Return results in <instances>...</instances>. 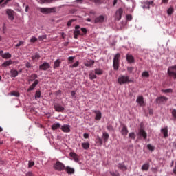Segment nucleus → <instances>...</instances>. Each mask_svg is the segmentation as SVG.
<instances>
[{"label":"nucleus","instance_id":"f257e3e1","mask_svg":"<svg viewBox=\"0 0 176 176\" xmlns=\"http://www.w3.org/2000/svg\"><path fill=\"white\" fill-rule=\"evenodd\" d=\"M38 10L43 13V14H49L50 13H56L57 12V8L56 7L53 8H38Z\"/></svg>","mask_w":176,"mask_h":176},{"label":"nucleus","instance_id":"f03ea898","mask_svg":"<svg viewBox=\"0 0 176 176\" xmlns=\"http://www.w3.org/2000/svg\"><path fill=\"white\" fill-rule=\"evenodd\" d=\"M120 58V54L117 53L113 58V67L114 71H118L119 69V61Z\"/></svg>","mask_w":176,"mask_h":176},{"label":"nucleus","instance_id":"7ed1b4c3","mask_svg":"<svg viewBox=\"0 0 176 176\" xmlns=\"http://www.w3.org/2000/svg\"><path fill=\"white\" fill-rule=\"evenodd\" d=\"M118 82L120 85H125L126 83H130V77L129 76H120L118 77Z\"/></svg>","mask_w":176,"mask_h":176},{"label":"nucleus","instance_id":"20e7f679","mask_svg":"<svg viewBox=\"0 0 176 176\" xmlns=\"http://www.w3.org/2000/svg\"><path fill=\"white\" fill-rule=\"evenodd\" d=\"M176 65L170 66L168 68V75L169 76H173L174 79H176Z\"/></svg>","mask_w":176,"mask_h":176},{"label":"nucleus","instance_id":"39448f33","mask_svg":"<svg viewBox=\"0 0 176 176\" xmlns=\"http://www.w3.org/2000/svg\"><path fill=\"white\" fill-rule=\"evenodd\" d=\"M54 170H57V171H63V170H65V166L60 161H58L54 165Z\"/></svg>","mask_w":176,"mask_h":176},{"label":"nucleus","instance_id":"423d86ee","mask_svg":"<svg viewBox=\"0 0 176 176\" xmlns=\"http://www.w3.org/2000/svg\"><path fill=\"white\" fill-rule=\"evenodd\" d=\"M80 28V26L76 25L75 26V30L74 31V39H78L79 35H81V36H83V34L80 32V30H79Z\"/></svg>","mask_w":176,"mask_h":176},{"label":"nucleus","instance_id":"0eeeda50","mask_svg":"<svg viewBox=\"0 0 176 176\" xmlns=\"http://www.w3.org/2000/svg\"><path fill=\"white\" fill-rule=\"evenodd\" d=\"M157 104H166V101H168V98L166 96H160L155 100Z\"/></svg>","mask_w":176,"mask_h":176},{"label":"nucleus","instance_id":"6e6552de","mask_svg":"<svg viewBox=\"0 0 176 176\" xmlns=\"http://www.w3.org/2000/svg\"><path fill=\"white\" fill-rule=\"evenodd\" d=\"M155 5L153 4V1H144L143 3L142 8L143 9H151V6H154Z\"/></svg>","mask_w":176,"mask_h":176},{"label":"nucleus","instance_id":"1a4fd4ad","mask_svg":"<svg viewBox=\"0 0 176 176\" xmlns=\"http://www.w3.org/2000/svg\"><path fill=\"white\" fill-rule=\"evenodd\" d=\"M14 12L12 9L6 10V14L8 16L9 20H11V21L14 20Z\"/></svg>","mask_w":176,"mask_h":176},{"label":"nucleus","instance_id":"9d476101","mask_svg":"<svg viewBox=\"0 0 176 176\" xmlns=\"http://www.w3.org/2000/svg\"><path fill=\"white\" fill-rule=\"evenodd\" d=\"M123 14V8H120L116 13V19L119 21L122 19V15Z\"/></svg>","mask_w":176,"mask_h":176},{"label":"nucleus","instance_id":"9b49d317","mask_svg":"<svg viewBox=\"0 0 176 176\" xmlns=\"http://www.w3.org/2000/svg\"><path fill=\"white\" fill-rule=\"evenodd\" d=\"M49 68H50V64L47 62H45L39 66V69L42 71H46L47 69H49Z\"/></svg>","mask_w":176,"mask_h":176},{"label":"nucleus","instance_id":"f8f14e48","mask_svg":"<svg viewBox=\"0 0 176 176\" xmlns=\"http://www.w3.org/2000/svg\"><path fill=\"white\" fill-rule=\"evenodd\" d=\"M136 102L139 104L140 107H144L145 105V102H144V96H138Z\"/></svg>","mask_w":176,"mask_h":176},{"label":"nucleus","instance_id":"ddd939ff","mask_svg":"<svg viewBox=\"0 0 176 176\" xmlns=\"http://www.w3.org/2000/svg\"><path fill=\"white\" fill-rule=\"evenodd\" d=\"M94 113L96 114L95 120H101V118H102L101 111L98 110H94Z\"/></svg>","mask_w":176,"mask_h":176},{"label":"nucleus","instance_id":"4468645a","mask_svg":"<svg viewBox=\"0 0 176 176\" xmlns=\"http://www.w3.org/2000/svg\"><path fill=\"white\" fill-rule=\"evenodd\" d=\"M104 20H105V17H104V16L102 15H100L95 19L94 23L95 24H97L98 23H104Z\"/></svg>","mask_w":176,"mask_h":176},{"label":"nucleus","instance_id":"2eb2a0df","mask_svg":"<svg viewBox=\"0 0 176 176\" xmlns=\"http://www.w3.org/2000/svg\"><path fill=\"white\" fill-rule=\"evenodd\" d=\"M0 54H1L2 58H6L7 60L8 58H12V54H10V53L9 52H6L3 54V51H0Z\"/></svg>","mask_w":176,"mask_h":176},{"label":"nucleus","instance_id":"dca6fc26","mask_svg":"<svg viewBox=\"0 0 176 176\" xmlns=\"http://www.w3.org/2000/svg\"><path fill=\"white\" fill-rule=\"evenodd\" d=\"M38 83H39V80H35L34 83L29 87L28 91H32V90H34L35 87H36V85Z\"/></svg>","mask_w":176,"mask_h":176},{"label":"nucleus","instance_id":"f3484780","mask_svg":"<svg viewBox=\"0 0 176 176\" xmlns=\"http://www.w3.org/2000/svg\"><path fill=\"white\" fill-rule=\"evenodd\" d=\"M161 133L163 134L164 138H167V137H168V128H167V126L162 128L161 129Z\"/></svg>","mask_w":176,"mask_h":176},{"label":"nucleus","instance_id":"a211bd4d","mask_svg":"<svg viewBox=\"0 0 176 176\" xmlns=\"http://www.w3.org/2000/svg\"><path fill=\"white\" fill-rule=\"evenodd\" d=\"M60 130L63 131V133H69L71 131V129L69 128V125H63L61 126Z\"/></svg>","mask_w":176,"mask_h":176},{"label":"nucleus","instance_id":"6ab92c4d","mask_svg":"<svg viewBox=\"0 0 176 176\" xmlns=\"http://www.w3.org/2000/svg\"><path fill=\"white\" fill-rule=\"evenodd\" d=\"M139 135H140V137H143L144 140H146L148 137V134L145 132V130L144 129H140L139 131Z\"/></svg>","mask_w":176,"mask_h":176},{"label":"nucleus","instance_id":"aec40b11","mask_svg":"<svg viewBox=\"0 0 176 176\" xmlns=\"http://www.w3.org/2000/svg\"><path fill=\"white\" fill-rule=\"evenodd\" d=\"M121 134L122 135H127V134H129V129H127V126L126 125L122 126Z\"/></svg>","mask_w":176,"mask_h":176},{"label":"nucleus","instance_id":"412c9836","mask_svg":"<svg viewBox=\"0 0 176 176\" xmlns=\"http://www.w3.org/2000/svg\"><path fill=\"white\" fill-rule=\"evenodd\" d=\"M69 155L71 156V157H72V159H74V162H76L77 163L78 162H79V157L78 156V154L74 152H71L69 153Z\"/></svg>","mask_w":176,"mask_h":176},{"label":"nucleus","instance_id":"4be33fe9","mask_svg":"<svg viewBox=\"0 0 176 176\" xmlns=\"http://www.w3.org/2000/svg\"><path fill=\"white\" fill-rule=\"evenodd\" d=\"M54 108L56 111V112H63V111H64V107H63L60 104H55L54 106Z\"/></svg>","mask_w":176,"mask_h":176},{"label":"nucleus","instance_id":"5701e85b","mask_svg":"<svg viewBox=\"0 0 176 176\" xmlns=\"http://www.w3.org/2000/svg\"><path fill=\"white\" fill-rule=\"evenodd\" d=\"M149 167H151V165L149 164V162H147L142 165L141 170L142 171H148V170H149Z\"/></svg>","mask_w":176,"mask_h":176},{"label":"nucleus","instance_id":"b1692460","mask_svg":"<svg viewBox=\"0 0 176 176\" xmlns=\"http://www.w3.org/2000/svg\"><path fill=\"white\" fill-rule=\"evenodd\" d=\"M65 169L67 174H74L75 173V169H74V168L67 166L66 168H65Z\"/></svg>","mask_w":176,"mask_h":176},{"label":"nucleus","instance_id":"393cba45","mask_svg":"<svg viewBox=\"0 0 176 176\" xmlns=\"http://www.w3.org/2000/svg\"><path fill=\"white\" fill-rule=\"evenodd\" d=\"M81 146L83 148V149L87 151V149L90 148V143H89V142H83L82 143Z\"/></svg>","mask_w":176,"mask_h":176},{"label":"nucleus","instance_id":"a878e982","mask_svg":"<svg viewBox=\"0 0 176 176\" xmlns=\"http://www.w3.org/2000/svg\"><path fill=\"white\" fill-rule=\"evenodd\" d=\"M40 58L41 55H39V54L38 53H36L32 56V60H33V61H38V60H39Z\"/></svg>","mask_w":176,"mask_h":176},{"label":"nucleus","instance_id":"bb28decb","mask_svg":"<svg viewBox=\"0 0 176 176\" xmlns=\"http://www.w3.org/2000/svg\"><path fill=\"white\" fill-rule=\"evenodd\" d=\"M11 78H16L19 75V72L16 69H11Z\"/></svg>","mask_w":176,"mask_h":176},{"label":"nucleus","instance_id":"cd10ccee","mask_svg":"<svg viewBox=\"0 0 176 176\" xmlns=\"http://www.w3.org/2000/svg\"><path fill=\"white\" fill-rule=\"evenodd\" d=\"M60 64H61V61L60 60V59H57L56 60H55L54 63L53 68L54 69H56V68H58V67H60Z\"/></svg>","mask_w":176,"mask_h":176},{"label":"nucleus","instance_id":"c85d7f7f","mask_svg":"<svg viewBox=\"0 0 176 176\" xmlns=\"http://www.w3.org/2000/svg\"><path fill=\"white\" fill-rule=\"evenodd\" d=\"M126 60L129 63H133L134 61V57L133 56V55H130V54H126Z\"/></svg>","mask_w":176,"mask_h":176},{"label":"nucleus","instance_id":"c756f323","mask_svg":"<svg viewBox=\"0 0 176 176\" xmlns=\"http://www.w3.org/2000/svg\"><path fill=\"white\" fill-rule=\"evenodd\" d=\"M102 138L104 142H107L108 140L109 139V134L107 133V132H104L102 135Z\"/></svg>","mask_w":176,"mask_h":176},{"label":"nucleus","instance_id":"7c9ffc66","mask_svg":"<svg viewBox=\"0 0 176 176\" xmlns=\"http://www.w3.org/2000/svg\"><path fill=\"white\" fill-rule=\"evenodd\" d=\"M118 168H120V170H122V171H126V170H127V166L124 164H119Z\"/></svg>","mask_w":176,"mask_h":176},{"label":"nucleus","instance_id":"2f4dec72","mask_svg":"<svg viewBox=\"0 0 176 176\" xmlns=\"http://www.w3.org/2000/svg\"><path fill=\"white\" fill-rule=\"evenodd\" d=\"M60 123H54L52 125V130H57L60 129Z\"/></svg>","mask_w":176,"mask_h":176},{"label":"nucleus","instance_id":"473e14b6","mask_svg":"<svg viewBox=\"0 0 176 176\" xmlns=\"http://www.w3.org/2000/svg\"><path fill=\"white\" fill-rule=\"evenodd\" d=\"M85 67H91V65H94V60H89L85 63Z\"/></svg>","mask_w":176,"mask_h":176},{"label":"nucleus","instance_id":"72a5a7b5","mask_svg":"<svg viewBox=\"0 0 176 176\" xmlns=\"http://www.w3.org/2000/svg\"><path fill=\"white\" fill-rule=\"evenodd\" d=\"M9 65H12V60H7L1 65L2 67H9Z\"/></svg>","mask_w":176,"mask_h":176},{"label":"nucleus","instance_id":"f704fd0d","mask_svg":"<svg viewBox=\"0 0 176 176\" xmlns=\"http://www.w3.org/2000/svg\"><path fill=\"white\" fill-rule=\"evenodd\" d=\"M89 79L93 80V79H97V76L96 74H94V73L93 72H91L89 74Z\"/></svg>","mask_w":176,"mask_h":176},{"label":"nucleus","instance_id":"c9c22d12","mask_svg":"<svg viewBox=\"0 0 176 176\" xmlns=\"http://www.w3.org/2000/svg\"><path fill=\"white\" fill-rule=\"evenodd\" d=\"M36 78H38V75H36V74H33L30 77V81L34 82V80H35Z\"/></svg>","mask_w":176,"mask_h":176},{"label":"nucleus","instance_id":"e433bc0d","mask_svg":"<svg viewBox=\"0 0 176 176\" xmlns=\"http://www.w3.org/2000/svg\"><path fill=\"white\" fill-rule=\"evenodd\" d=\"M38 2L42 5L43 3H50L53 2V0H39Z\"/></svg>","mask_w":176,"mask_h":176},{"label":"nucleus","instance_id":"4c0bfd02","mask_svg":"<svg viewBox=\"0 0 176 176\" xmlns=\"http://www.w3.org/2000/svg\"><path fill=\"white\" fill-rule=\"evenodd\" d=\"M95 74L96 75H102V74H104V72L100 69H96Z\"/></svg>","mask_w":176,"mask_h":176},{"label":"nucleus","instance_id":"58836bf2","mask_svg":"<svg viewBox=\"0 0 176 176\" xmlns=\"http://www.w3.org/2000/svg\"><path fill=\"white\" fill-rule=\"evenodd\" d=\"M10 96H14L15 97H20V93L13 91L12 92L10 93Z\"/></svg>","mask_w":176,"mask_h":176},{"label":"nucleus","instance_id":"ea45409f","mask_svg":"<svg viewBox=\"0 0 176 176\" xmlns=\"http://www.w3.org/2000/svg\"><path fill=\"white\" fill-rule=\"evenodd\" d=\"M142 76L143 78H149V72L145 71V72H143L142 74Z\"/></svg>","mask_w":176,"mask_h":176},{"label":"nucleus","instance_id":"a19ab883","mask_svg":"<svg viewBox=\"0 0 176 176\" xmlns=\"http://www.w3.org/2000/svg\"><path fill=\"white\" fill-rule=\"evenodd\" d=\"M74 60H75V56H69L68 58V64H72V63H74Z\"/></svg>","mask_w":176,"mask_h":176},{"label":"nucleus","instance_id":"79ce46f5","mask_svg":"<svg viewBox=\"0 0 176 176\" xmlns=\"http://www.w3.org/2000/svg\"><path fill=\"white\" fill-rule=\"evenodd\" d=\"M129 138H131L132 140H135L136 138V135H135V133H134V132H132L129 134Z\"/></svg>","mask_w":176,"mask_h":176},{"label":"nucleus","instance_id":"37998d69","mask_svg":"<svg viewBox=\"0 0 176 176\" xmlns=\"http://www.w3.org/2000/svg\"><path fill=\"white\" fill-rule=\"evenodd\" d=\"M79 65V61H76L73 65H70V68H76V67H78Z\"/></svg>","mask_w":176,"mask_h":176},{"label":"nucleus","instance_id":"c03bdc74","mask_svg":"<svg viewBox=\"0 0 176 176\" xmlns=\"http://www.w3.org/2000/svg\"><path fill=\"white\" fill-rule=\"evenodd\" d=\"M35 98H41V91H36L35 94Z\"/></svg>","mask_w":176,"mask_h":176},{"label":"nucleus","instance_id":"a18cd8bd","mask_svg":"<svg viewBox=\"0 0 176 176\" xmlns=\"http://www.w3.org/2000/svg\"><path fill=\"white\" fill-rule=\"evenodd\" d=\"M46 38H47V36H46V34L40 36H38V41H44V39H46Z\"/></svg>","mask_w":176,"mask_h":176},{"label":"nucleus","instance_id":"49530a36","mask_svg":"<svg viewBox=\"0 0 176 176\" xmlns=\"http://www.w3.org/2000/svg\"><path fill=\"white\" fill-rule=\"evenodd\" d=\"M162 91H163V93H173V89H162Z\"/></svg>","mask_w":176,"mask_h":176},{"label":"nucleus","instance_id":"de8ad7c7","mask_svg":"<svg viewBox=\"0 0 176 176\" xmlns=\"http://www.w3.org/2000/svg\"><path fill=\"white\" fill-rule=\"evenodd\" d=\"M80 30L82 32L81 34H83V35H86V34H87V30L86 29V28H82Z\"/></svg>","mask_w":176,"mask_h":176},{"label":"nucleus","instance_id":"09e8293b","mask_svg":"<svg viewBox=\"0 0 176 176\" xmlns=\"http://www.w3.org/2000/svg\"><path fill=\"white\" fill-rule=\"evenodd\" d=\"M36 41H38V38L35 36H32L30 38V42H32V43H34L36 42Z\"/></svg>","mask_w":176,"mask_h":176},{"label":"nucleus","instance_id":"8fccbe9b","mask_svg":"<svg viewBox=\"0 0 176 176\" xmlns=\"http://www.w3.org/2000/svg\"><path fill=\"white\" fill-rule=\"evenodd\" d=\"M173 12H174V10L173 9V8H170L168 11H167V13L168 14L171 15L173 14Z\"/></svg>","mask_w":176,"mask_h":176},{"label":"nucleus","instance_id":"3c124183","mask_svg":"<svg viewBox=\"0 0 176 176\" xmlns=\"http://www.w3.org/2000/svg\"><path fill=\"white\" fill-rule=\"evenodd\" d=\"M107 130H109V131H113V126H112V125L109 124L107 126Z\"/></svg>","mask_w":176,"mask_h":176},{"label":"nucleus","instance_id":"603ef678","mask_svg":"<svg viewBox=\"0 0 176 176\" xmlns=\"http://www.w3.org/2000/svg\"><path fill=\"white\" fill-rule=\"evenodd\" d=\"M126 20H128V21H131V20H133V16H131V14L126 15Z\"/></svg>","mask_w":176,"mask_h":176},{"label":"nucleus","instance_id":"864d4df0","mask_svg":"<svg viewBox=\"0 0 176 176\" xmlns=\"http://www.w3.org/2000/svg\"><path fill=\"white\" fill-rule=\"evenodd\" d=\"M34 165H35V162H29V163H28V167L30 168H31V167H33V166H34Z\"/></svg>","mask_w":176,"mask_h":176},{"label":"nucleus","instance_id":"5fc2aeb1","mask_svg":"<svg viewBox=\"0 0 176 176\" xmlns=\"http://www.w3.org/2000/svg\"><path fill=\"white\" fill-rule=\"evenodd\" d=\"M147 148H148V151H154L155 150V148L153 147V146L151 144H148Z\"/></svg>","mask_w":176,"mask_h":176},{"label":"nucleus","instance_id":"6e6d98bb","mask_svg":"<svg viewBox=\"0 0 176 176\" xmlns=\"http://www.w3.org/2000/svg\"><path fill=\"white\" fill-rule=\"evenodd\" d=\"M74 21H75L74 19H71L70 21H69L67 22V27H71V25H72V23H74Z\"/></svg>","mask_w":176,"mask_h":176},{"label":"nucleus","instance_id":"4d7b16f0","mask_svg":"<svg viewBox=\"0 0 176 176\" xmlns=\"http://www.w3.org/2000/svg\"><path fill=\"white\" fill-rule=\"evenodd\" d=\"M127 71L129 72L130 74H131V72H133V71H134V67H129L127 68Z\"/></svg>","mask_w":176,"mask_h":176},{"label":"nucleus","instance_id":"13d9d810","mask_svg":"<svg viewBox=\"0 0 176 176\" xmlns=\"http://www.w3.org/2000/svg\"><path fill=\"white\" fill-rule=\"evenodd\" d=\"M172 115H173V118H175V119H176V109H173L172 111Z\"/></svg>","mask_w":176,"mask_h":176},{"label":"nucleus","instance_id":"bf43d9fd","mask_svg":"<svg viewBox=\"0 0 176 176\" xmlns=\"http://www.w3.org/2000/svg\"><path fill=\"white\" fill-rule=\"evenodd\" d=\"M25 65H26V68H32V65L31 63H30L29 62H28Z\"/></svg>","mask_w":176,"mask_h":176},{"label":"nucleus","instance_id":"052dcab7","mask_svg":"<svg viewBox=\"0 0 176 176\" xmlns=\"http://www.w3.org/2000/svg\"><path fill=\"white\" fill-rule=\"evenodd\" d=\"M23 43H24V42L19 41V43L16 45V47H20V46H21V45H23Z\"/></svg>","mask_w":176,"mask_h":176},{"label":"nucleus","instance_id":"680f3d73","mask_svg":"<svg viewBox=\"0 0 176 176\" xmlns=\"http://www.w3.org/2000/svg\"><path fill=\"white\" fill-rule=\"evenodd\" d=\"M76 94V91H72V92H71L72 97H75Z\"/></svg>","mask_w":176,"mask_h":176},{"label":"nucleus","instance_id":"e2e57ef3","mask_svg":"<svg viewBox=\"0 0 176 176\" xmlns=\"http://www.w3.org/2000/svg\"><path fill=\"white\" fill-rule=\"evenodd\" d=\"M110 174L112 176H119V173H115V172H111Z\"/></svg>","mask_w":176,"mask_h":176},{"label":"nucleus","instance_id":"0e129e2a","mask_svg":"<svg viewBox=\"0 0 176 176\" xmlns=\"http://www.w3.org/2000/svg\"><path fill=\"white\" fill-rule=\"evenodd\" d=\"M83 137H84V138L87 139V138H89V134L88 133H84Z\"/></svg>","mask_w":176,"mask_h":176},{"label":"nucleus","instance_id":"69168bd1","mask_svg":"<svg viewBox=\"0 0 176 176\" xmlns=\"http://www.w3.org/2000/svg\"><path fill=\"white\" fill-rule=\"evenodd\" d=\"M98 142L100 145H102V139H101V138H98Z\"/></svg>","mask_w":176,"mask_h":176},{"label":"nucleus","instance_id":"338daca9","mask_svg":"<svg viewBox=\"0 0 176 176\" xmlns=\"http://www.w3.org/2000/svg\"><path fill=\"white\" fill-rule=\"evenodd\" d=\"M118 3V0H114L113 3V6H115Z\"/></svg>","mask_w":176,"mask_h":176},{"label":"nucleus","instance_id":"774afa93","mask_svg":"<svg viewBox=\"0 0 176 176\" xmlns=\"http://www.w3.org/2000/svg\"><path fill=\"white\" fill-rule=\"evenodd\" d=\"M26 176H32V173L29 172L26 174Z\"/></svg>","mask_w":176,"mask_h":176}]
</instances>
